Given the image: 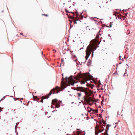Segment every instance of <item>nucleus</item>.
<instances>
[{
	"label": "nucleus",
	"mask_w": 135,
	"mask_h": 135,
	"mask_svg": "<svg viewBox=\"0 0 135 135\" xmlns=\"http://www.w3.org/2000/svg\"><path fill=\"white\" fill-rule=\"evenodd\" d=\"M118 64H117L116 65V66H117V68H116V69H117V67H118Z\"/></svg>",
	"instance_id": "obj_43"
},
{
	"label": "nucleus",
	"mask_w": 135,
	"mask_h": 135,
	"mask_svg": "<svg viewBox=\"0 0 135 135\" xmlns=\"http://www.w3.org/2000/svg\"><path fill=\"white\" fill-rule=\"evenodd\" d=\"M126 71V72H127V69H126V71Z\"/></svg>",
	"instance_id": "obj_63"
},
{
	"label": "nucleus",
	"mask_w": 135,
	"mask_h": 135,
	"mask_svg": "<svg viewBox=\"0 0 135 135\" xmlns=\"http://www.w3.org/2000/svg\"><path fill=\"white\" fill-rule=\"evenodd\" d=\"M59 102L56 99L53 100L52 102V104L55 105V108L57 107L58 108L59 106V104H58Z\"/></svg>",
	"instance_id": "obj_4"
},
{
	"label": "nucleus",
	"mask_w": 135,
	"mask_h": 135,
	"mask_svg": "<svg viewBox=\"0 0 135 135\" xmlns=\"http://www.w3.org/2000/svg\"><path fill=\"white\" fill-rule=\"evenodd\" d=\"M113 74H114V75H115V74L116 75H117L118 76H119V74L117 73V70H116L115 72Z\"/></svg>",
	"instance_id": "obj_18"
},
{
	"label": "nucleus",
	"mask_w": 135,
	"mask_h": 135,
	"mask_svg": "<svg viewBox=\"0 0 135 135\" xmlns=\"http://www.w3.org/2000/svg\"><path fill=\"white\" fill-rule=\"evenodd\" d=\"M88 112L90 113L91 112V111H90V110H88Z\"/></svg>",
	"instance_id": "obj_50"
},
{
	"label": "nucleus",
	"mask_w": 135,
	"mask_h": 135,
	"mask_svg": "<svg viewBox=\"0 0 135 135\" xmlns=\"http://www.w3.org/2000/svg\"><path fill=\"white\" fill-rule=\"evenodd\" d=\"M102 128H103V129H101L99 131V133L102 132L104 130V129L103 127H102Z\"/></svg>",
	"instance_id": "obj_12"
},
{
	"label": "nucleus",
	"mask_w": 135,
	"mask_h": 135,
	"mask_svg": "<svg viewBox=\"0 0 135 135\" xmlns=\"http://www.w3.org/2000/svg\"><path fill=\"white\" fill-rule=\"evenodd\" d=\"M64 62V59H61V62Z\"/></svg>",
	"instance_id": "obj_42"
},
{
	"label": "nucleus",
	"mask_w": 135,
	"mask_h": 135,
	"mask_svg": "<svg viewBox=\"0 0 135 135\" xmlns=\"http://www.w3.org/2000/svg\"><path fill=\"white\" fill-rule=\"evenodd\" d=\"M94 118V117H93H93H91V119H92H92H93Z\"/></svg>",
	"instance_id": "obj_64"
},
{
	"label": "nucleus",
	"mask_w": 135,
	"mask_h": 135,
	"mask_svg": "<svg viewBox=\"0 0 135 135\" xmlns=\"http://www.w3.org/2000/svg\"><path fill=\"white\" fill-rule=\"evenodd\" d=\"M97 48L96 47H95L94 48H90L89 49H87L86 50H87V51H89L90 50H92V51H91V52H94V51L96 50Z\"/></svg>",
	"instance_id": "obj_7"
},
{
	"label": "nucleus",
	"mask_w": 135,
	"mask_h": 135,
	"mask_svg": "<svg viewBox=\"0 0 135 135\" xmlns=\"http://www.w3.org/2000/svg\"><path fill=\"white\" fill-rule=\"evenodd\" d=\"M70 21V24H71V23H72V21Z\"/></svg>",
	"instance_id": "obj_49"
},
{
	"label": "nucleus",
	"mask_w": 135,
	"mask_h": 135,
	"mask_svg": "<svg viewBox=\"0 0 135 135\" xmlns=\"http://www.w3.org/2000/svg\"><path fill=\"white\" fill-rule=\"evenodd\" d=\"M112 22H110V23L109 24V28H110V27H112Z\"/></svg>",
	"instance_id": "obj_20"
},
{
	"label": "nucleus",
	"mask_w": 135,
	"mask_h": 135,
	"mask_svg": "<svg viewBox=\"0 0 135 135\" xmlns=\"http://www.w3.org/2000/svg\"><path fill=\"white\" fill-rule=\"evenodd\" d=\"M75 16H76V17L77 18H79V13L78 12L77 10H76V11L75 12Z\"/></svg>",
	"instance_id": "obj_10"
},
{
	"label": "nucleus",
	"mask_w": 135,
	"mask_h": 135,
	"mask_svg": "<svg viewBox=\"0 0 135 135\" xmlns=\"http://www.w3.org/2000/svg\"><path fill=\"white\" fill-rule=\"evenodd\" d=\"M42 15L45 16H48V15L47 14H43Z\"/></svg>",
	"instance_id": "obj_35"
},
{
	"label": "nucleus",
	"mask_w": 135,
	"mask_h": 135,
	"mask_svg": "<svg viewBox=\"0 0 135 135\" xmlns=\"http://www.w3.org/2000/svg\"><path fill=\"white\" fill-rule=\"evenodd\" d=\"M99 29H100L99 31H101V29H102V27H99Z\"/></svg>",
	"instance_id": "obj_51"
},
{
	"label": "nucleus",
	"mask_w": 135,
	"mask_h": 135,
	"mask_svg": "<svg viewBox=\"0 0 135 135\" xmlns=\"http://www.w3.org/2000/svg\"><path fill=\"white\" fill-rule=\"evenodd\" d=\"M129 8H128V9H126L125 10H124V9H123V11H122L121 10V9H120V11H121V13H123V12L124 11H125V12H127V11H128V9H129Z\"/></svg>",
	"instance_id": "obj_13"
},
{
	"label": "nucleus",
	"mask_w": 135,
	"mask_h": 135,
	"mask_svg": "<svg viewBox=\"0 0 135 135\" xmlns=\"http://www.w3.org/2000/svg\"><path fill=\"white\" fill-rule=\"evenodd\" d=\"M86 82V81H81V84H84L85 82Z\"/></svg>",
	"instance_id": "obj_16"
},
{
	"label": "nucleus",
	"mask_w": 135,
	"mask_h": 135,
	"mask_svg": "<svg viewBox=\"0 0 135 135\" xmlns=\"http://www.w3.org/2000/svg\"><path fill=\"white\" fill-rule=\"evenodd\" d=\"M127 73V72H126V71H125V73L123 75V76L124 77L125 76L126 74Z\"/></svg>",
	"instance_id": "obj_29"
},
{
	"label": "nucleus",
	"mask_w": 135,
	"mask_h": 135,
	"mask_svg": "<svg viewBox=\"0 0 135 135\" xmlns=\"http://www.w3.org/2000/svg\"><path fill=\"white\" fill-rule=\"evenodd\" d=\"M118 19L122 20V18L121 17H119V16H118Z\"/></svg>",
	"instance_id": "obj_30"
},
{
	"label": "nucleus",
	"mask_w": 135,
	"mask_h": 135,
	"mask_svg": "<svg viewBox=\"0 0 135 135\" xmlns=\"http://www.w3.org/2000/svg\"><path fill=\"white\" fill-rule=\"evenodd\" d=\"M91 60L90 59H89L87 63V65L88 66H89L91 64Z\"/></svg>",
	"instance_id": "obj_8"
},
{
	"label": "nucleus",
	"mask_w": 135,
	"mask_h": 135,
	"mask_svg": "<svg viewBox=\"0 0 135 135\" xmlns=\"http://www.w3.org/2000/svg\"><path fill=\"white\" fill-rule=\"evenodd\" d=\"M95 23L97 25H98V23H99V22H98V23H97L96 22H95Z\"/></svg>",
	"instance_id": "obj_54"
},
{
	"label": "nucleus",
	"mask_w": 135,
	"mask_h": 135,
	"mask_svg": "<svg viewBox=\"0 0 135 135\" xmlns=\"http://www.w3.org/2000/svg\"><path fill=\"white\" fill-rule=\"evenodd\" d=\"M101 31H99L98 33H97V34L96 35V38L98 39H99L100 38L99 37V36H101L102 34H103V33H100V32Z\"/></svg>",
	"instance_id": "obj_5"
},
{
	"label": "nucleus",
	"mask_w": 135,
	"mask_h": 135,
	"mask_svg": "<svg viewBox=\"0 0 135 135\" xmlns=\"http://www.w3.org/2000/svg\"><path fill=\"white\" fill-rule=\"evenodd\" d=\"M100 23L102 24L103 25V22L102 21H98Z\"/></svg>",
	"instance_id": "obj_26"
},
{
	"label": "nucleus",
	"mask_w": 135,
	"mask_h": 135,
	"mask_svg": "<svg viewBox=\"0 0 135 135\" xmlns=\"http://www.w3.org/2000/svg\"><path fill=\"white\" fill-rule=\"evenodd\" d=\"M103 31H102L101 30V31L100 32V33H103Z\"/></svg>",
	"instance_id": "obj_61"
},
{
	"label": "nucleus",
	"mask_w": 135,
	"mask_h": 135,
	"mask_svg": "<svg viewBox=\"0 0 135 135\" xmlns=\"http://www.w3.org/2000/svg\"><path fill=\"white\" fill-rule=\"evenodd\" d=\"M89 26H88L86 27V30H90V28H89Z\"/></svg>",
	"instance_id": "obj_21"
},
{
	"label": "nucleus",
	"mask_w": 135,
	"mask_h": 135,
	"mask_svg": "<svg viewBox=\"0 0 135 135\" xmlns=\"http://www.w3.org/2000/svg\"><path fill=\"white\" fill-rule=\"evenodd\" d=\"M83 131L79 129H77L76 131L73 132V134H70L69 135H79L82 133Z\"/></svg>",
	"instance_id": "obj_2"
},
{
	"label": "nucleus",
	"mask_w": 135,
	"mask_h": 135,
	"mask_svg": "<svg viewBox=\"0 0 135 135\" xmlns=\"http://www.w3.org/2000/svg\"><path fill=\"white\" fill-rule=\"evenodd\" d=\"M57 110H56L55 109L53 111V112H56V111H57Z\"/></svg>",
	"instance_id": "obj_60"
},
{
	"label": "nucleus",
	"mask_w": 135,
	"mask_h": 135,
	"mask_svg": "<svg viewBox=\"0 0 135 135\" xmlns=\"http://www.w3.org/2000/svg\"><path fill=\"white\" fill-rule=\"evenodd\" d=\"M78 88H84V87H82V86H77Z\"/></svg>",
	"instance_id": "obj_34"
},
{
	"label": "nucleus",
	"mask_w": 135,
	"mask_h": 135,
	"mask_svg": "<svg viewBox=\"0 0 135 135\" xmlns=\"http://www.w3.org/2000/svg\"><path fill=\"white\" fill-rule=\"evenodd\" d=\"M122 62H120L119 63V64H122Z\"/></svg>",
	"instance_id": "obj_58"
},
{
	"label": "nucleus",
	"mask_w": 135,
	"mask_h": 135,
	"mask_svg": "<svg viewBox=\"0 0 135 135\" xmlns=\"http://www.w3.org/2000/svg\"><path fill=\"white\" fill-rule=\"evenodd\" d=\"M83 49V47H82V48H81L80 49V50H81V49Z\"/></svg>",
	"instance_id": "obj_57"
},
{
	"label": "nucleus",
	"mask_w": 135,
	"mask_h": 135,
	"mask_svg": "<svg viewBox=\"0 0 135 135\" xmlns=\"http://www.w3.org/2000/svg\"><path fill=\"white\" fill-rule=\"evenodd\" d=\"M64 76H62V78L61 79V80L62 81H64Z\"/></svg>",
	"instance_id": "obj_25"
},
{
	"label": "nucleus",
	"mask_w": 135,
	"mask_h": 135,
	"mask_svg": "<svg viewBox=\"0 0 135 135\" xmlns=\"http://www.w3.org/2000/svg\"><path fill=\"white\" fill-rule=\"evenodd\" d=\"M3 22L2 20H0V23H3Z\"/></svg>",
	"instance_id": "obj_36"
},
{
	"label": "nucleus",
	"mask_w": 135,
	"mask_h": 135,
	"mask_svg": "<svg viewBox=\"0 0 135 135\" xmlns=\"http://www.w3.org/2000/svg\"><path fill=\"white\" fill-rule=\"evenodd\" d=\"M64 105V104L62 103V101L60 100V106H63Z\"/></svg>",
	"instance_id": "obj_11"
},
{
	"label": "nucleus",
	"mask_w": 135,
	"mask_h": 135,
	"mask_svg": "<svg viewBox=\"0 0 135 135\" xmlns=\"http://www.w3.org/2000/svg\"><path fill=\"white\" fill-rule=\"evenodd\" d=\"M77 94L78 95V97H80L81 95V94L80 93H78Z\"/></svg>",
	"instance_id": "obj_17"
},
{
	"label": "nucleus",
	"mask_w": 135,
	"mask_h": 135,
	"mask_svg": "<svg viewBox=\"0 0 135 135\" xmlns=\"http://www.w3.org/2000/svg\"><path fill=\"white\" fill-rule=\"evenodd\" d=\"M74 90H77L78 91H81L80 90V89H74Z\"/></svg>",
	"instance_id": "obj_28"
},
{
	"label": "nucleus",
	"mask_w": 135,
	"mask_h": 135,
	"mask_svg": "<svg viewBox=\"0 0 135 135\" xmlns=\"http://www.w3.org/2000/svg\"><path fill=\"white\" fill-rule=\"evenodd\" d=\"M70 29L71 28L73 27V25H72L71 24H70Z\"/></svg>",
	"instance_id": "obj_27"
},
{
	"label": "nucleus",
	"mask_w": 135,
	"mask_h": 135,
	"mask_svg": "<svg viewBox=\"0 0 135 135\" xmlns=\"http://www.w3.org/2000/svg\"><path fill=\"white\" fill-rule=\"evenodd\" d=\"M75 2H74L73 3V6H74L75 5Z\"/></svg>",
	"instance_id": "obj_44"
},
{
	"label": "nucleus",
	"mask_w": 135,
	"mask_h": 135,
	"mask_svg": "<svg viewBox=\"0 0 135 135\" xmlns=\"http://www.w3.org/2000/svg\"><path fill=\"white\" fill-rule=\"evenodd\" d=\"M68 78L67 76H66L65 78V79L67 80V81H68L67 80H68Z\"/></svg>",
	"instance_id": "obj_37"
},
{
	"label": "nucleus",
	"mask_w": 135,
	"mask_h": 135,
	"mask_svg": "<svg viewBox=\"0 0 135 135\" xmlns=\"http://www.w3.org/2000/svg\"><path fill=\"white\" fill-rule=\"evenodd\" d=\"M64 62H61V64H60V67L61 65L62 66H63L64 65Z\"/></svg>",
	"instance_id": "obj_15"
},
{
	"label": "nucleus",
	"mask_w": 135,
	"mask_h": 135,
	"mask_svg": "<svg viewBox=\"0 0 135 135\" xmlns=\"http://www.w3.org/2000/svg\"><path fill=\"white\" fill-rule=\"evenodd\" d=\"M106 135H109L107 132L106 133Z\"/></svg>",
	"instance_id": "obj_62"
},
{
	"label": "nucleus",
	"mask_w": 135,
	"mask_h": 135,
	"mask_svg": "<svg viewBox=\"0 0 135 135\" xmlns=\"http://www.w3.org/2000/svg\"><path fill=\"white\" fill-rule=\"evenodd\" d=\"M81 102H83V105H84V103L83 102V100H82L81 101Z\"/></svg>",
	"instance_id": "obj_56"
},
{
	"label": "nucleus",
	"mask_w": 135,
	"mask_h": 135,
	"mask_svg": "<svg viewBox=\"0 0 135 135\" xmlns=\"http://www.w3.org/2000/svg\"><path fill=\"white\" fill-rule=\"evenodd\" d=\"M128 43V42H127V41H125V43L126 44V45H125L126 46V45L127 43Z\"/></svg>",
	"instance_id": "obj_39"
},
{
	"label": "nucleus",
	"mask_w": 135,
	"mask_h": 135,
	"mask_svg": "<svg viewBox=\"0 0 135 135\" xmlns=\"http://www.w3.org/2000/svg\"><path fill=\"white\" fill-rule=\"evenodd\" d=\"M128 14V12H127L125 14V15L126 16H127V14Z\"/></svg>",
	"instance_id": "obj_46"
},
{
	"label": "nucleus",
	"mask_w": 135,
	"mask_h": 135,
	"mask_svg": "<svg viewBox=\"0 0 135 135\" xmlns=\"http://www.w3.org/2000/svg\"><path fill=\"white\" fill-rule=\"evenodd\" d=\"M104 121V122L103 123V124H107V123L106 122H105Z\"/></svg>",
	"instance_id": "obj_41"
},
{
	"label": "nucleus",
	"mask_w": 135,
	"mask_h": 135,
	"mask_svg": "<svg viewBox=\"0 0 135 135\" xmlns=\"http://www.w3.org/2000/svg\"><path fill=\"white\" fill-rule=\"evenodd\" d=\"M73 83V84H71V85L72 86H74V84L75 83Z\"/></svg>",
	"instance_id": "obj_47"
},
{
	"label": "nucleus",
	"mask_w": 135,
	"mask_h": 135,
	"mask_svg": "<svg viewBox=\"0 0 135 135\" xmlns=\"http://www.w3.org/2000/svg\"><path fill=\"white\" fill-rule=\"evenodd\" d=\"M108 129H109V127L107 129H104V130H105V131L106 132V133L107 132V131H108Z\"/></svg>",
	"instance_id": "obj_23"
},
{
	"label": "nucleus",
	"mask_w": 135,
	"mask_h": 135,
	"mask_svg": "<svg viewBox=\"0 0 135 135\" xmlns=\"http://www.w3.org/2000/svg\"><path fill=\"white\" fill-rule=\"evenodd\" d=\"M86 118V120H88L89 119V118L88 117H87Z\"/></svg>",
	"instance_id": "obj_48"
},
{
	"label": "nucleus",
	"mask_w": 135,
	"mask_h": 135,
	"mask_svg": "<svg viewBox=\"0 0 135 135\" xmlns=\"http://www.w3.org/2000/svg\"><path fill=\"white\" fill-rule=\"evenodd\" d=\"M78 97V100H80V97Z\"/></svg>",
	"instance_id": "obj_55"
},
{
	"label": "nucleus",
	"mask_w": 135,
	"mask_h": 135,
	"mask_svg": "<svg viewBox=\"0 0 135 135\" xmlns=\"http://www.w3.org/2000/svg\"><path fill=\"white\" fill-rule=\"evenodd\" d=\"M91 50H90L89 51H87V50H86L85 51L86 54V56H85V62L86 61V60L88 59L89 57L90 56V54L91 53L92 51Z\"/></svg>",
	"instance_id": "obj_3"
},
{
	"label": "nucleus",
	"mask_w": 135,
	"mask_h": 135,
	"mask_svg": "<svg viewBox=\"0 0 135 135\" xmlns=\"http://www.w3.org/2000/svg\"><path fill=\"white\" fill-rule=\"evenodd\" d=\"M72 18V19L74 21V24H76L77 23V21H78L79 20V17L77 18L76 17H75V20H74L73 19V18Z\"/></svg>",
	"instance_id": "obj_6"
},
{
	"label": "nucleus",
	"mask_w": 135,
	"mask_h": 135,
	"mask_svg": "<svg viewBox=\"0 0 135 135\" xmlns=\"http://www.w3.org/2000/svg\"><path fill=\"white\" fill-rule=\"evenodd\" d=\"M98 133H97L96 132H95V135H98Z\"/></svg>",
	"instance_id": "obj_45"
},
{
	"label": "nucleus",
	"mask_w": 135,
	"mask_h": 135,
	"mask_svg": "<svg viewBox=\"0 0 135 135\" xmlns=\"http://www.w3.org/2000/svg\"><path fill=\"white\" fill-rule=\"evenodd\" d=\"M119 57H120L119 60H122V59H121V58H120V57H121V56H119ZM122 60H123V58H122Z\"/></svg>",
	"instance_id": "obj_52"
},
{
	"label": "nucleus",
	"mask_w": 135,
	"mask_h": 135,
	"mask_svg": "<svg viewBox=\"0 0 135 135\" xmlns=\"http://www.w3.org/2000/svg\"><path fill=\"white\" fill-rule=\"evenodd\" d=\"M37 97H33V99L34 100H35L36 99H37Z\"/></svg>",
	"instance_id": "obj_22"
},
{
	"label": "nucleus",
	"mask_w": 135,
	"mask_h": 135,
	"mask_svg": "<svg viewBox=\"0 0 135 135\" xmlns=\"http://www.w3.org/2000/svg\"><path fill=\"white\" fill-rule=\"evenodd\" d=\"M93 18H97V19H99V18H97V17H93ZM100 20H103V19H100Z\"/></svg>",
	"instance_id": "obj_40"
},
{
	"label": "nucleus",
	"mask_w": 135,
	"mask_h": 135,
	"mask_svg": "<svg viewBox=\"0 0 135 135\" xmlns=\"http://www.w3.org/2000/svg\"><path fill=\"white\" fill-rule=\"evenodd\" d=\"M109 26H108L107 25H106L105 26L107 27H109Z\"/></svg>",
	"instance_id": "obj_53"
},
{
	"label": "nucleus",
	"mask_w": 135,
	"mask_h": 135,
	"mask_svg": "<svg viewBox=\"0 0 135 135\" xmlns=\"http://www.w3.org/2000/svg\"><path fill=\"white\" fill-rule=\"evenodd\" d=\"M89 108L90 109V111H94V110L93 109L91 108Z\"/></svg>",
	"instance_id": "obj_32"
},
{
	"label": "nucleus",
	"mask_w": 135,
	"mask_h": 135,
	"mask_svg": "<svg viewBox=\"0 0 135 135\" xmlns=\"http://www.w3.org/2000/svg\"><path fill=\"white\" fill-rule=\"evenodd\" d=\"M93 55H94V52H92V54L91 55V56L92 57H93Z\"/></svg>",
	"instance_id": "obj_33"
},
{
	"label": "nucleus",
	"mask_w": 135,
	"mask_h": 135,
	"mask_svg": "<svg viewBox=\"0 0 135 135\" xmlns=\"http://www.w3.org/2000/svg\"><path fill=\"white\" fill-rule=\"evenodd\" d=\"M20 34L21 35H23V34L22 33H20Z\"/></svg>",
	"instance_id": "obj_59"
},
{
	"label": "nucleus",
	"mask_w": 135,
	"mask_h": 135,
	"mask_svg": "<svg viewBox=\"0 0 135 135\" xmlns=\"http://www.w3.org/2000/svg\"><path fill=\"white\" fill-rule=\"evenodd\" d=\"M72 77V78H71V80H73V77H73V76H72V75H71V76H70V77Z\"/></svg>",
	"instance_id": "obj_38"
},
{
	"label": "nucleus",
	"mask_w": 135,
	"mask_h": 135,
	"mask_svg": "<svg viewBox=\"0 0 135 135\" xmlns=\"http://www.w3.org/2000/svg\"><path fill=\"white\" fill-rule=\"evenodd\" d=\"M91 20H93V21H95V22H99V21H98L97 20H94V18L93 17H92L91 18Z\"/></svg>",
	"instance_id": "obj_19"
},
{
	"label": "nucleus",
	"mask_w": 135,
	"mask_h": 135,
	"mask_svg": "<svg viewBox=\"0 0 135 135\" xmlns=\"http://www.w3.org/2000/svg\"><path fill=\"white\" fill-rule=\"evenodd\" d=\"M105 27V26H104V25H102V29H104V27Z\"/></svg>",
	"instance_id": "obj_31"
},
{
	"label": "nucleus",
	"mask_w": 135,
	"mask_h": 135,
	"mask_svg": "<svg viewBox=\"0 0 135 135\" xmlns=\"http://www.w3.org/2000/svg\"><path fill=\"white\" fill-rule=\"evenodd\" d=\"M59 92V87L57 86L55 88H54L51 90L47 95L42 96L41 98V100L40 101H39V99L37 98L36 99V101L38 102H40L43 103V99H48L49 98V96L52 94H53L54 93H57Z\"/></svg>",
	"instance_id": "obj_1"
},
{
	"label": "nucleus",
	"mask_w": 135,
	"mask_h": 135,
	"mask_svg": "<svg viewBox=\"0 0 135 135\" xmlns=\"http://www.w3.org/2000/svg\"><path fill=\"white\" fill-rule=\"evenodd\" d=\"M69 13H71L73 15V16L72 17V18H73V19L74 20H75V13H74V12H73L71 11V12L69 11Z\"/></svg>",
	"instance_id": "obj_9"
},
{
	"label": "nucleus",
	"mask_w": 135,
	"mask_h": 135,
	"mask_svg": "<svg viewBox=\"0 0 135 135\" xmlns=\"http://www.w3.org/2000/svg\"><path fill=\"white\" fill-rule=\"evenodd\" d=\"M85 131H83L82 133L81 134H80L79 135H85Z\"/></svg>",
	"instance_id": "obj_14"
},
{
	"label": "nucleus",
	"mask_w": 135,
	"mask_h": 135,
	"mask_svg": "<svg viewBox=\"0 0 135 135\" xmlns=\"http://www.w3.org/2000/svg\"><path fill=\"white\" fill-rule=\"evenodd\" d=\"M65 11L66 12V13H69V11L68 10H67L66 9H65Z\"/></svg>",
	"instance_id": "obj_24"
}]
</instances>
